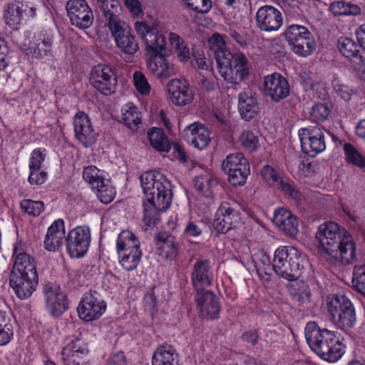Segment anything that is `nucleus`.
Wrapping results in <instances>:
<instances>
[{
	"label": "nucleus",
	"instance_id": "nucleus-29",
	"mask_svg": "<svg viewBox=\"0 0 365 365\" xmlns=\"http://www.w3.org/2000/svg\"><path fill=\"white\" fill-rule=\"evenodd\" d=\"M159 255L168 259H174L178 254V244L172 235L166 232H158L155 237Z\"/></svg>",
	"mask_w": 365,
	"mask_h": 365
},
{
	"label": "nucleus",
	"instance_id": "nucleus-56",
	"mask_svg": "<svg viewBox=\"0 0 365 365\" xmlns=\"http://www.w3.org/2000/svg\"><path fill=\"white\" fill-rule=\"evenodd\" d=\"M143 306L145 311L153 315L158 312L157 299L154 292L146 294L143 298Z\"/></svg>",
	"mask_w": 365,
	"mask_h": 365
},
{
	"label": "nucleus",
	"instance_id": "nucleus-58",
	"mask_svg": "<svg viewBox=\"0 0 365 365\" xmlns=\"http://www.w3.org/2000/svg\"><path fill=\"white\" fill-rule=\"evenodd\" d=\"M277 186L278 189L281 190L294 200L299 199V192L288 182L284 181L281 179L277 184Z\"/></svg>",
	"mask_w": 365,
	"mask_h": 365
},
{
	"label": "nucleus",
	"instance_id": "nucleus-25",
	"mask_svg": "<svg viewBox=\"0 0 365 365\" xmlns=\"http://www.w3.org/2000/svg\"><path fill=\"white\" fill-rule=\"evenodd\" d=\"M238 109L242 119L249 121L259 112L257 94L251 88H247L238 96Z\"/></svg>",
	"mask_w": 365,
	"mask_h": 365
},
{
	"label": "nucleus",
	"instance_id": "nucleus-14",
	"mask_svg": "<svg viewBox=\"0 0 365 365\" xmlns=\"http://www.w3.org/2000/svg\"><path fill=\"white\" fill-rule=\"evenodd\" d=\"M299 138L303 152L314 157L326 148L324 133L321 128L309 126L298 131Z\"/></svg>",
	"mask_w": 365,
	"mask_h": 365
},
{
	"label": "nucleus",
	"instance_id": "nucleus-45",
	"mask_svg": "<svg viewBox=\"0 0 365 365\" xmlns=\"http://www.w3.org/2000/svg\"><path fill=\"white\" fill-rule=\"evenodd\" d=\"M241 166L242 168L228 173L229 181L234 186L243 185L250 173V165L242 164Z\"/></svg>",
	"mask_w": 365,
	"mask_h": 365
},
{
	"label": "nucleus",
	"instance_id": "nucleus-54",
	"mask_svg": "<svg viewBox=\"0 0 365 365\" xmlns=\"http://www.w3.org/2000/svg\"><path fill=\"white\" fill-rule=\"evenodd\" d=\"M45 148H36L32 151L29 170H41V164L46 158Z\"/></svg>",
	"mask_w": 365,
	"mask_h": 365
},
{
	"label": "nucleus",
	"instance_id": "nucleus-1",
	"mask_svg": "<svg viewBox=\"0 0 365 365\" xmlns=\"http://www.w3.org/2000/svg\"><path fill=\"white\" fill-rule=\"evenodd\" d=\"M319 249L335 262L349 264L356 259V245L352 236L334 222L320 225L316 233Z\"/></svg>",
	"mask_w": 365,
	"mask_h": 365
},
{
	"label": "nucleus",
	"instance_id": "nucleus-46",
	"mask_svg": "<svg viewBox=\"0 0 365 365\" xmlns=\"http://www.w3.org/2000/svg\"><path fill=\"white\" fill-rule=\"evenodd\" d=\"M207 316L210 319H215L219 317L220 312V306L219 303V298L210 291L207 290Z\"/></svg>",
	"mask_w": 365,
	"mask_h": 365
},
{
	"label": "nucleus",
	"instance_id": "nucleus-44",
	"mask_svg": "<svg viewBox=\"0 0 365 365\" xmlns=\"http://www.w3.org/2000/svg\"><path fill=\"white\" fill-rule=\"evenodd\" d=\"M292 299L299 304L307 303L310 300L311 293L307 285L302 284L297 289L292 286L289 289Z\"/></svg>",
	"mask_w": 365,
	"mask_h": 365
},
{
	"label": "nucleus",
	"instance_id": "nucleus-51",
	"mask_svg": "<svg viewBox=\"0 0 365 365\" xmlns=\"http://www.w3.org/2000/svg\"><path fill=\"white\" fill-rule=\"evenodd\" d=\"M133 83L136 90L143 95H148L150 91V86L145 75L140 71H135L133 74Z\"/></svg>",
	"mask_w": 365,
	"mask_h": 365
},
{
	"label": "nucleus",
	"instance_id": "nucleus-23",
	"mask_svg": "<svg viewBox=\"0 0 365 365\" xmlns=\"http://www.w3.org/2000/svg\"><path fill=\"white\" fill-rule=\"evenodd\" d=\"M88 351L86 344L81 339L74 338L63 348L62 360L66 365H79Z\"/></svg>",
	"mask_w": 365,
	"mask_h": 365
},
{
	"label": "nucleus",
	"instance_id": "nucleus-38",
	"mask_svg": "<svg viewBox=\"0 0 365 365\" xmlns=\"http://www.w3.org/2000/svg\"><path fill=\"white\" fill-rule=\"evenodd\" d=\"M14 336V328L10 317L0 310V346L8 344Z\"/></svg>",
	"mask_w": 365,
	"mask_h": 365
},
{
	"label": "nucleus",
	"instance_id": "nucleus-53",
	"mask_svg": "<svg viewBox=\"0 0 365 365\" xmlns=\"http://www.w3.org/2000/svg\"><path fill=\"white\" fill-rule=\"evenodd\" d=\"M330 113V109L324 103L314 105L311 110L310 115L313 120L322 121L327 118Z\"/></svg>",
	"mask_w": 365,
	"mask_h": 365
},
{
	"label": "nucleus",
	"instance_id": "nucleus-10",
	"mask_svg": "<svg viewBox=\"0 0 365 365\" xmlns=\"http://www.w3.org/2000/svg\"><path fill=\"white\" fill-rule=\"evenodd\" d=\"M89 82L103 95L108 96L114 93L118 83L115 69L104 63L96 65L91 69Z\"/></svg>",
	"mask_w": 365,
	"mask_h": 365
},
{
	"label": "nucleus",
	"instance_id": "nucleus-18",
	"mask_svg": "<svg viewBox=\"0 0 365 365\" xmlns=\"http://www.w3.org/2000/svg\"><path fill=\"white\" fill-rule=\"evenodd\" d=\"M263 87L264 95L277 103L289 95V85L287 80L277 73L265 76Z\"/></svg>",
	"mask_w": 365,
	"mask_h": 365
},
{
	"label": "nucleus",
	"instance_id": "nucleus-2",
	"mask_svg": "<svg viewBox=\"0 0 365 365\" xmlns=\"http://www.w3.org/2000/svg\"><path fill=\"white\" fill-rule=\"evenodd\" d=\"M14 264L9 274V285L20 299H27L36 291L38 275L34 258L26 252V245L18 242L13 249Z\"/></svg>",
	"mask_w": 365,
	"mask_h": 365
},
{
	"label": "nucleus",
	"instance_id": "nucleus-52",
	"mask_svg": "<svg viewBox=\"0 0 365 365\" xmlns=\"http://www.w3.org/2000/svg\"><path fill=\"white\" fill-rule=\"evenodd\" d=\"M261 176L269 185H277L281 180L279 173L270 165H266L261 170Z\"/></svg>",
	"mask_w": 365,
	"mask_h": 365
},
{
	"label": "nucleus",
	"instance_id": "nucleus-50",
	"mask_svg": "<svg viewBox=\"0 0 365 365\" xmlns=\"http://www.w3.org/2000/svg\"><path fill=\"white\" fill-rule=\"evenodd\" d=\"M112 5H113V4H111L110 0H108L107 9H101L105 19H106V21L108 22V26L109 29H110V25L113 20L115 21H115H123V20L120 19V18L119 17V14H118V11L121 9V6H120L119 1H118L117 6L115 5V6H114V5L113 6H112Z\"/></svg>",
	"mask_w": 365,
	"mask_h": 365
},
{
	"label": "nucleus",
	"instance_id": "nucleus-32",
	"mask_svg": "<svg viewBox=\"0 0 365 365\" xmlns=\"http://www.w3.org/2000/svg\"><path fill=\"white\" fill-rule=\"evenodd\" d=\"M148 138L151 146L158 152L168 153L170 150L171 143L162 128H150L148 131Z\"/></svg>",
	"mask_w": 365,
	"mask_h": 365
},
{
	"label": "nucleus",
	"instance_id": "nucleus-6",
	"mask_svg": "<svg viewBox=\"0 0 365 365\" xmlns=\"http://www.w3.org/2000/svg\"><path fill=\"white\" fill-rule=\"evenodd\" d=\"M140 184L146 201L155 202L158 207L170 206L172 191L170 182L160 171L149 170L140 175Z\"/></svg>",
	"mask_w": 365,
	"mask_h": 365
},
{
	"label": "nucleus",
	"instance_id": "nucleus-33",
	"mask_svg": "<svg viewBox=\"0 0 365 365\" xmlns=\"http://www.w3.org/2000/svg\"><path fill=\"white\" fill-rule=\"evenodd\" d=\"M53 39V36L47 32H41L36 36V47L33 53L36 58L51 56Z\"/></svg>",
	"mask_w": 365,
	"mask_h": 365
},
{
	"label": "nucleus",
	"instance_id": "nucleus-5",
	"mask_svg": "<svg viewBox=\"0 0 365 365\" xmlns=\"http://www.w3.org/2000/svg\"><path fill=\"white\" fill-rule=\"evenodd\" d=\"M304 334L310 349L324 361L336 362L344 355V346L334 331L320 328L315 322H309Z\"/></svg>",
	"mask_w": 365,
	"mask_h": 365
},
{
	"label": "nucleus",
	"instance_id": "nucleus-12",
	"mask_svg": "<svg viewBox=\"0 0 365 365\" xmlns=\"http://www.w3.org/2000/svg\"><path fill=\"white\" fill-rule=\"evenodd\" d=\"M67 252L71 257L80 258L88 252L91 244V231L86 226H78L71 230L66 237Z\"/></svg>",
	"mask_w": 365,
	"mask_h": 365
},
{
	"label": "nucleus",
	"instance_id": "nucleus-19",
	"mask_svg": "<svg viewBox=\"0 0 365 365\" xmlns=\"http://www.w3.org/2000/svg\"><path fill=\"white\" fill-rule=\"evenodd\" d=\"M46 299V308L48 312L53 317H59L68 309V302L66 294L58 287L53 286L51 283L46 284L43 288Z\"/></svg>",
	"mask_w": 365,
	"mask_h": 365
},
{
	"label": "nucleus",
	"instance_id": "nucleus-39",
	"mask_svg": "<svg viewBox=\"0 0 365 365\" xmlns=\"http://www.w3.org/2000/svg\"><path fill=\"white\" fill-rule=\"evenodd\" d=\"M92 190L95 192L98 199L103 204L111 202L114 200L116 193L115 188L108 179L101 182L97 188Z\"/></svg>",
	"mask_w": 365,
	"mask_h": 365
},
{
	"label": "nucleus",
	"instance_id": "nucleus-8",
	"mask_svg": "<svg viewBox=\"0 0 365 365\" xmlns=\"http://www.w3.org/2000/svg\"><path fill=\"white\" fill-rule=\"evenodd\" d=\"M333 322L341 329L352 328L356 322L354 307L344 295L336 294L327 303Z\"/></svg>",
	"mask_w": 365,
	"mask_h": 365
},
{
	"label": "nucleus",
	"instance_id": "nucleus-40",
	"mask_svg": "<svg viewBox=\"0 0 365 365\" xmlns=\"http://www.w3.org/2000/svg\"><path fill=\"white\" fill-rule=\"evenodd\" d=\"M83 178L89 184L91 188L95 189L106 179L103 176L102 171L94 165L85 167L83 170Z\"/></svg>",
	"mask_w": 365,
	"mask_h": 365
},
{
	"label": "nucleus",
	"instance_id": "nucleus-59",
	"mask_svg": "<svg viewBox=\"0 0 365 365\" xmlns=\"http://www.w3.org/2000/svg\"><path fill=\"white\" fill-rule=\"evenodd\" d=\"M9 49L4 42H0V72L4 71L10 63Z\"/></svg>",
	"mask_w": 365,
	"mask_h": 365
},
{
	"label": "nucleus",
	"instance_id": "nucleus-3",
	"mask_svg": "<svg viewBox=\"0 0 365 365\" xmlns=\"http://www.w3.org/2000/svg\"><path fill=\"white\" fill-rule=\"evenodd\" d=\"M135 29L145 43V53L149 56L147 61L148 69L158 78H168L172 70L163 53L166 49L165 36L160 33L158 24L137 21Z\"/></svg>",
	"mask_w": 365,
	"mask_h": 365
},
{
	"label": "nucleus",
	"instance_id": "nucleus-37",
	"mask_svg": "<svg viewBox=\"0 0 365 365\" xmlns=\"http://www.w3.org/2000/svg\"><path fill=\"white\" fill-rule=\"evenodd\" d=\"M118 255L119 262L123 268L128 272H130L135 269L139 264L142 257V252L140 249H136L134 251L118 254Z\"/></svg>",
	"mask_w": 365,
	"mask_h": 365
},
{
	"label": "nucleus",
	"instance_id": "nucleus-27",
	"mask_svg": "<svg viewBox=\"0 0 365 365\" xmlns=\"http://www.w3.org/2000/svg\"><path fill=\"white\" fill-rule=\"evenodd\" d=\"M337 47L340 53L354 65H360L365 61V51L351 38L340 37Z\"/></svg>",
	"mask_w": 365,
	"mask_h": 365
},
{
	"label": "nucleus",
	"instance_id": "nucleus-7",
	"mask_svg": "<svg viewBox=\"0 0 365 365\" xmlns=\"http://www.w3.org/2000/svg\"><path fill=\"white\" fill-rule=\"evenodd\" d=\"M272 268L288 281L297 280L304 268L299 251L292 246L279 247L274 252Z\"/></svg>",
	"mask_w": 365,
	"mask_h": 365
},
{
	"label": "nucleus",
	"instance_id": "nucleus-16",
	"mask_svg": "<svg viewBox=\"0 0 365 365\" xmlns=\"http://www.w3.org/2000/svg\"><path fill=\"white\" fill-rule=\"evenodd\" d=\"M75 136L85 148L93 145L98 133L95 131L88 115L83 111H78L73 119Z\"/></svg>",
	"mask_w": 365,
	"mask_h": 365
},
{
	"label": "nucleus",
	"instance_id": "nucleus-61",
	"mask_svg": "<svg viewBox=\"0 0 365 365\" xmlns=\"http://www.w3.org/2000/svg\"><path fill=\"white\" fill-rule=\"evenodd\" d=\"M300 82L305 90H312L318 83L315 76L312 73H304L300 76Z\"/></svg>",
	"mask_w": 365,
	"mask_h": 365
},
{
	"label": "nucleus",
	"instance_id": "nucleus-26",
	"mask_svg": "<svg viewBox=\"0 0 365 365\" xmlns=\"http://www.w3.org/2000/svg\"><path fill=\"white\" fill-rule=\"evenodd\" d=\"M65 237V225L62 219L53 221L48 228L44 239V248L49 252H56L61 247Z\"/></svg>",
	"mask_w": 365,
	"mask_h": 365
},
{
	"label": "nucleus",
	"instance_id": "nucleus-49",
	"mask_svg": "<svg viewBox=\"0 0 365 365\" xmlns=\"http://www.w3.org/2000/svg\"><path fill=\"white\" fill-rule=\"evenodd\" d=\"M332 87L338 96L346 101L350 100L351 96L354 93L353 89L343 83L338 78L336 77L334 78L332 81Z\"/></svg>",
	"mask_w": 365,
	"mask_h": 365
},
{
	"label": "nucleus",
	"instance_id": "nucleus-15",
	"mask_svg": "<svg viewBox=\"0 0 365 365\" xmlns=\"http://www.w3.org/2000/svg\"><path fill=\"white\" fill-rule=\"evenodd\" d=\"M96 291L86 293L81 299L77 310L79 317L86 322H92L103 315L106 303L98 297Z\"/></svg>",
	"mask_w": 365,
	"mask_h": 365
},
{
	"label": "nucleus",
	"instance_id": "nucleus-4",
	"mask_svg": "<svg viewBox=\"0 0 365 365\" xmlns=\"http://www.w3.org/2000/svg\"><path fill=\"white\" fill-rule=\"evenodd\" d=\"M210 51L213 52L217 64L218 72L225 81L237 84V81L245 80L249 75L248 61L239 52L232 53L226 48L223 36L214 34L208 40Z\"/></svg>",
	"mask_w": 365,
	"mask_h": 365
},
{
	"label": "nucleus",
	"instance_id": "nucleus-17",
	"mask_svg": "<svg viewBox=\"0 0 365 365\" xmlns=\"http://www.w3.org/2000/svg\"><path fill=\"white\" fill-rule=\"evenodd\" d=\"M240 221V214L232 207L228 202L220 205L217 209L212 226L218 232L226 233L235 228Z\"/></svg>",
	"mask_w": 365,
	"mask_h": 365
},
{
	"label": "nucleus",
	"instance_id": "nucleus-41",
	"mask_svg": "<svg viewBox=\"0 0 365 365\" xmlns=\"http://www.w3.org/2000/svg\"><path fill=\"white\" fill-rule=\"evenodd\" d=\"M242 164L249 165V163L242 153H237L228 155L222 162V167L223 170L228 174L242 168L241 166Z\"/></svg>",
	"mask_w": 365,
	"mask_h": 365
},
{
	"label": "nucleus",
	"instance_id": "nucleus-60",
	"mask_svg": "<svg viewBox=\"0 0 365 365\" xmlns=\"http://www.w3.org/2000/svg\"><path fill=\"white\" fill-rule=\"evenodd\" d=\"M210 119L222 130L229 126V120L227 117L219 111H214L210 115Z\"/></svg>",
	"mask_w": 365,
	"mask_h": 365
},
{
	"label": "nucleus",
	"instance_id": "nucleus-63",
	"mask_svg": "<svg viewBox=\"0 0 365 365\" xmlns=\"http://www.w3.org/2000/svg\"><path fill=\"white\" fill-rule=\"evenodd\" d=\"M109 365H128L127 359L123 351H118L112 355L108 361Z\"/></svg>",
	"mask_w": 365,
	"mask_h": 365
},
{
	"label": "nucleus",
	"instance_id": "nucleus-20",
	"mask_svg": "<svg viewBox=\"0 0 365 365\" xmlns=\"http://www.w3.org/2000/svg\"><path fill=\"white\" fill-rule=\"evenodd\" d=\"M36 9L21 1H14L7 4L4 12L5 24L17 30L24 17H34Z\"/></svg>",
	"mask_w": 365,
	"mask_h": 365
},
{
	"label": "nucleus",
	"instance_id": "nucleus-24",
	"mask_svg": "<svg viewBox=\"0 0 365 365\" xmlns=\"http://www.w3.org/2000/svg\"><path fill=\"white\" fill-rule=\"evenodd\" d=\"M167 88L173 104L183 106L192 102V93L185 79H173L168 83Z\"/></svg>",
	"mask_w": 365,
	"mask_h": 365
},
{
	"label": "nucleus",
	"instance_id": "nucleus-47",
	"mask_svg": "<svg viewBox=\"0 0 365 365\" xmlns=\"http://www.w3.org/2000/svg\"><path fill=\"white\" fill-rule=\"evenodd\" d=\"M21 208L30 215L38 216L44 210V203L42 201H34L26 199L21 202Z\"/></svg>",
	"mask_w": 365,
	"mask_h": 365
},
{
	"label": "nucleus",
	"instance_id": "nucleus-57",
	"mask_svg": "<svg viewBox=\"0 0 365 365\" xmlns=\"http://www.w3.org/2000/svg\"><path fill=\"white\" fill-rule=\"evenodd\" d=\"M47 179V173L45 171H40V170H30V175L29 176V182L31 185H42Z\"/></svg>",
	"mask_w": 365,
	"mask_h": 365
},
{
	"label": "nucleus",
	"instance_id": "nucleus-21",
	"mask_svg": "<svg viewBox=\"0 0 365 365\" xmlns=\"http://www.w3.org/2000/svg\"><path fill=\"white\" fill-rule=\"evenodd\" d=\"M256 22L259 29L266 32L276 31L282 25L281 12L272 6H261L256 14Z\"/></svg>",
	"mask_w": 365,
	"mask_h": 365
},
{
	"label": "nucleus",
	"instance_id": "nucleus-9",
	"mask_svg": "<svg viewBox=\"0 0 365 365\" xmlns=\"http://www.w3.org/2000/svg\"><path fill=\"white\" fill-rule=\"evenodd\" d=\"M284 37L292 51L300 57H307L315 50V41L304 26L295 24L289 26L284 32Z\"/></svg>",
	"mask_w": 365,
	"mask_h": 365
},
{
	"label": "nucleus",
	"instance_id": "nucleus-64",
	"mask_svg": "<svg viewBox=\"0 0 365 365\" xmlns=\"http://www.w3.org/2000/svg\"><path fill=\"white\" fill-rule=\"evenodd\" d=\"M124 4L135 15H138L142 12L141 4L138 0H124Z\"/></svg>",
	"mask_w": 365,
	"mask_h": 365
},
{
	"label": "nucleus",
	"instance_id": "nucleus-22",
	"mask_svg": "<svg viewBox=\"0 0 365 365\" xmlns=\"http://www.w3.org/2000/svg\"><path fill=\"white\" fill-rule=\"evenodd\" d=\"M205 274V261L199 260L195 264L192 272V282L196 292L195 302L200 317L204 318V307L205 304V292L204 290V277Z\"/></svg>",
	"mask_w": 365,
	"mask_h": 365
},
{
	"label": "nucleus",
	"instance_id": "nucleus-36",
	"mask_svg": "<svg viewBox=\"0 0 365 365\" xmlns=\"http://www.w3.org/2000/svg\"><path fill=\"white\" fill-rule=\"evenodd\" d=\"M170 206L162 208L157 206L155 202L143 201L144 215L143 221L148 226L155 225L159 220V213L165 212Z\"/></svg>",
	"mask_w": 365,
	"mask_h": 365
},
{
	"label": "nucleus",
	"instance_id": "nucleus-48",
	"mask_svg": "<svg viewBox=\"0 0 365 365\" xmlns=\"http://www.w3.org/2000/svg\"><path fill=\"white\" fill-rule=\"evenodd\" d=\"M242 145L250 152L255 151L259 147L257 136L252 131L245 130L240 136Z\"/></svg>",
	"mask_w": 365,
	"mask_h": 365
},
{
	"label": "nucleus",
	"instance_id": "nucleus-34",
	"mask_svg": "<svg viewBox=\"0 0 365 365\" xmlns=\"http://www.w3.org/2000/svg\"><path fill=\"white\" fill-rule=\"evenodd\" d=\"M136 249H140V242L133 232L123 231L118 235L116 245L118 254Z\"/></svg>",
	"mask_w": 365,
	"mask_h": 365
},
{
	"label": "nucleus",
	"instance_id": "nucleus-43",
	"mask_svg": "<svg viewBox=\"0 0 365 365\" xmlns=\"http://www.w3.org/2000/svg\"><path fill=\"white\" fill-rule=\"evenodd\" d=\"M344 150L346 159L349 163L360 168L365 167V157H364L352 145L345 143Z\"/></svg>",
	"mask_w": 365,
	"mask_h": 365
},
{
	"label": "nucleus",
	"instance_id": "nucleus-28",
	"mask_svg": "<svg viewBox=\"0 0 365 365\" xmlns=\"http://www.w3.org/2000/svg\"><path fill=\"white\" fill-rule=\"evenodd\" d=\"M272 221L279 230L289 235L292 236L297 233L298 222L297 217L284 208L275 210Z\"/></svg>",
	"mask_w": 365,
	"mask_h": 365
},
{
	"label": "nucleus",
	"instance_id": "nucleus-30",
	"mask_svg": "<svg viewBox=\"0 0 365 365\" xmlns=\"http://www.w3.org/2000/svg\"><path fill=\"white\" fill-rule=\"evenodd\" d=\"M183 138L195 148L202 150L205 148V127L200 123H194L183 131Z\"/></svg>",
	"mask_w": 365,
	"mask_h": 365
},
{
	"label": "nucleus",
	"instance_id": "nucleus-42",
	"mask_svg": "<svg viewBox=\"0 0 365 365\" xmlns=\"http://www.w3.org/2000/svg\"><path fill=\"white\" fill-rule=\"evenodd\" d=\"M351 282L353 287L365 296V264L355 265Z\"/></svg>",
	"mask_w": 365,
	"mask_h": 365
},
{
	"label": "nucleus",
	"instance_id": "nucleus-55",
	"mask_svg": "<svg viewBox=\"0 0 365 365\" xmlns=\"http://www.w3.org/2000/svg\"><path fill=\"white\" fill-rule=\"evenodd\" d=\"M221 190L222 186L218 180L216 178H210L207 183V198L217 199L220 195L219 191Z\"/></svg>",
	"mask_w": 365,
	"mask_h": 365
},
{
	"label": "nucleus",
	"instance_id": "nucleus-35",
	"mask_svg": "<svg viewBox=\"0 0 365 365\" xmlns=\"http://www.w3.org/2000/svg\"><path fill=\"white\" fill-rule=\"evenodd\" d=\"M122 120L131 130L137 129L141 123L140 113L138 111V108L133 103H127L122 108Z\"/></svg>",
	"mask_w": 365,
	"mask_h": 365
},
{
	"label": "nucleus",
	"instance_id": "nucleus-13",
	"mask_svg": "<svg viewBox=\"0 0 365 365\" xmlns=\"http://www.w3.org/2000/svg\"><path fill=\"white\" fill-rule=\"evenodd\" d=\"M66 9L71 25L82 30L93 25V14L86 0H68Z\"/></svg>",
	"mask_w": 365,
	"mask_h": 365
},
{
	"label": "nucleus",
	"instance_id": "nucleus-31",
	"mask_svg": "<svg viewBox=\"0 0 365 365\" xmlns=\"http://www.w3.org/2000/svg\"><path fill=\"white\" fill-rule=\"evenodd\" d=\"M175 349L168 344L160 346L154 352L152 365H179Z\"/></svg>",
	"mask_w": 365,
	"mask_h": 365
},
{
	"label": "nucleus",
	"instance_id": "nucleus-62",
	"mask_svg": "<svg viewBox=\"0 0 365 365\" xmlns=\"http://www.w3.org/2000/svg\"><path fill=\"white\" fill-rule=\"evenodd\" d=\"M347 3L334 1L329 6L330 11L334 16H346Z\"/></svg>",
	"mask_w": 365,
	"mask_h": 365
},
{
	"label": "nucleus",
	"instance_id": "nucleus-11",
	"mask_svg": "<svg viewBox=\"0 0 365 365\" xmlns=\"http://www.w3.org/2000/svg\"><path fill=\"white\" fill-rule=\"evenodd\" d=\"M113 37L116 47L121 53L133 56L138 50L139 46L132 29L125 21H112L109 29Z\"/></svg>",
	"mask_w": 365,
	"mask_h": 365
}]
</instances>
